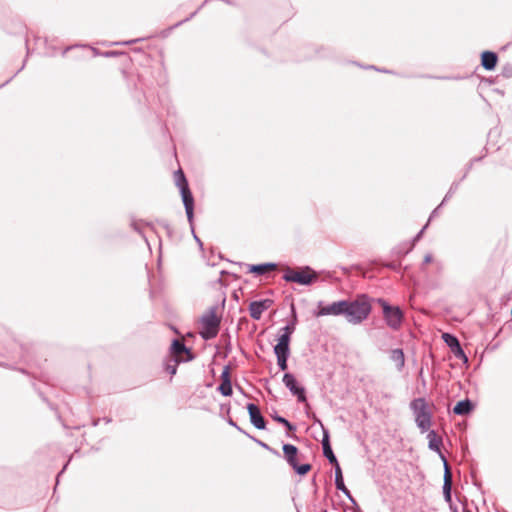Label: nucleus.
<instances>
[{"label":"nucleus","mask_w":512,"mask_h":512,"mask_svg":"<svg viewBox=\"0 0 512 512\" xmlns=\"http://www.w3.org/2000/svg\"><path fill=\"white\" fill-rule=\"evenodd\" d=\"M277 356V362H278V365L280 367L281 370H286L287 369V358H288V355H283V354H280V355H276Z\"/></svg>","instance_id":"25"},{"label":"nucleus","mask_w":512,"mask_h":512,"mask_svg":"<svg viewBox=\"0 0 512 512\" xmlns=\"http://www.w3.org/2000/svg\"><path fill=\"white\" fill-rule=\"evenodd\" d=\"M322 446H323V453L328 458L330 463H332L334 466L338 465L339 463L331 449L329 437H328L327 433L324 434V438L322 440Z\"/></svg>","instance_id":"15"},{"label":"nucleus","mask_w":512,"mask_h":512,"mask_svg":"<svg viewBox=\"0 0 512 512\" xmlns=\"http://www.w3.org/2000/svg\"><path fill=\"white\" fill-rule=\"evenodd\" d=\"M116 54H117L116 52H107L105 55L106 56H114Z\"/></svg>","instance_id":"33"},{"label":"nucleus","mask_w":512,"mask_h":512,"mask_svg":"<svg viewBox=\"0 0 512 512\" xmlns=\"http://www.w3.org/2000/svg\"><path fill=\"white\" fill-rule=\"evenodd\" d=\"M498 56L491 51H484L481 55V65L486 70H493L496 67Z\"/></svg>","instance_id":"12"},{"label":"nucleus","mask_w":512,"mask_h":512,"mask_svg":"<svg viewBox=\"0 0 512 512\" xmlns=\"http://www.w3.org/2000/svg\"><path fill=\"white\" fill-rule=\"evenodd\" d=\"M411 409L414 412L415 422L421 432H427L431 427V412L428 403L424 398H417L411 402Z\"/></svg>","instance_id":"3"},{"label":"nucleus","mask_w":512,"mask_h":512,"mask_svg":"<svg viewBox=\"0 0 512 512\" xmlns=\"http://www.w3.org/2000/svg\"><path fill=\"white\" fill-rule=\"evenodd\" d=\"M283 383L293 395L297 396L298 401L306 402L305 389L297 386V381L292 374L286 373L283 377Z\"/></svg>","instance_id":"8"},{"label":"nucleus","mask_w":512,"mask_h":512,"mask_svg":"<svg viewBox=\"0 0 512 512\" xmlns=\"http://www.w3.org/2000/svg\"><path fill=\"white\" fill-rule=\"evenodd\" d=\"M183 195V203L185 206L187 218L189 222L193 219V208H194V199L192 194H182Z\"/></svg>","instance_id":"19"},{"label":"nucleus","mask_w":512,"mask_h":512,"mask_svg":"<svg viewBox=\"0 0 512 512\" xmlns=\"http://www.w3.org/2000/svg\"><path fill=\"white\" fill-rule=\"evenodd\" d=\"M391 360L395 363L398 369H401L405 363L404 353L401 349H394L391 351Z\"/></svg>","instance_id":"22"},{"label":"nucleus","mask_w":512,"mask_h":512,"mask_svg":"<svg viewBox=\"0 0 512 512\" xmlns=\"http://www.w3.org/2000/svg\"><path fill=\"white\" fill-rule=\"evenodd\" d=\"M172 353L175 357L174 359H180L181 361L182 354H189V351L187 350L183 342L179 340H174L172 343Z\"/></svg>","instance_id":"18"},{"label":"nucleus","mask_w":512,"mask_h":512,"mask_svg":"<svg viewBox=\"0 0 512 512\" xmlns=\"http://www.w3.org/2000/svg\"><path fill=\"white\" fill-rule=\"evenodd\" d=\"M472 410V404L469 400L458 402L453 408V412L457 415H466Z\"/></svg>","instance_id":"20"},{"label":"nucleus","mask_w":512,"mask_h":512,"mask_svg":"<svg viewBox=\"0 0 512 512\" xmlns=\"http://www.w3.org/2000/svg\"><path fill=\"white\" fill-rule=\"evenodd\" d=\"M272 305V300L265 299L262 301H254L250 303L249 305V313L250 316L255 319L259 320L263 314V312L267 309H269Z\"/></svg>","instance_id":"9"},{"label":"nucleus","mask_w":512,"mask_h":512,"mask_svg":"<svg viewBox=\"0 0 512 512\" xmlns=\"http://www.w3.org/2000/svg\"><path fill=\"white\" fill-rule=\"evenodd\" d=\"M316 274L310 268H306L300 271H290L285 275V279L290 282H296L299 284L307 285L312 283L316 279Z\"/></svg>","instance_id":"6"},{"label":"nucleus","mask_w":512,"mask_h":512,"mask_svg":"<svg viewBox=\"0 0 512 512\" xmlns=\"http://www.w3.org/2000/svg\"><path fill=\"white\" fill-rule=\"evenodd\" d=\"M282 330H283V334H282V335H287V336H288V338L290 339V338H291L292 333H293V332H294V330H295V326H294V324L287 325V326H285Z\"/></svg>","instance_id":"28"},{"label":"nucleus","mask_w":512,"mask_h":512,"mask_svg":"<svg viewBox=\"0 0 512 512\" xmlns=\"http://www.w3.org/2000/svg\"><path fill=\"white\" fill-rule=\"evenodd\" d=\"M452 351L454 352L456 357H462V358L466 359V356H465L460 345H458V347H455L454 349H452Z\"/></svg>","instance_id":"29"},{"label":"nucleus","mask_w":512,"mask_h":512,"mask_svg":"<svg viewBox=\"0 0 512 512\" xmlns=\"http://www.w3.org/2000/svg\"><path fill=\"white\" fill-rule=\"evenodd\" d=\"M464 512H471L470 510H465Z\"/></svg>","instance_id":"34"},{"label":"nucleus","mask_w":512,"mask_h":512,"mask_svg":"<svg viewBox=\"0 0 512 512\" xmlns=\"http://www.w3.org/2000/svg\"><path fill=\"white\" fill-rule=\"evenodd\" d=\"M174 181L179 189V192H191L187 179L181 169L174 172Z\"/></svg>","instance_id":"13"},{"label":"nucleus","mask_w":512,"mask_h":512,"mask_svg":"<svg viewBox=\"0 0 512 512\" xmlns=\"http://www.w3.org/2000/svg\"><path fill=\"white\" fill-rule=\"evenodd\" d=\"M371 311V305L365 295L358 296L354 301H346L344 314L348 322L359 324L365 320Z\"/></svg>","instance_id":"1"},{"label":"nucleus","mask_w":512,"mask_h":512,"mask_svg":"<svg viewBox=\"0 0 512 512\" xmlns=\"http://www.w3.org/2000/svg\"><path fill=\"white\" fill-rule=\"evenodd\" d=\"M197 12H198V10H196L195 12H193V13L190 15V17H188V18H186V19H184V20H182V21L178 22V23L176 24V26H179V25H181L182 23H184V22H186V21L190 20L191 18H193V17L197 14Z\"/></svg>","instance_id":"31"},{"label":"nucleus","mask_w":512,"mask_h":512,"mask_svg":"<svg viewBox=\"0 0 512 512\" xmlns=\"http://www.w3.org/2000/svg\"><path fill=\"white\" fill-rule=\"evenodd\" d=\"M274 419H275L277 422H279V423H281V424L285 425V426L288 428V430H289V431H292V430H294V429H295V427H294V426H293L289 421H287V420H286L285 418H283V417L277 416V417H275Z\"/></svg>","instance_id":"27"},{"label":"nucleus","mask_w":512,"mask_h":512,"mask_svg":"<svg viewBox=\"0 0 512 512\" xmlns=\"http://www.w3.org/2000/svg\"><path fill=\"white\" fill-rule=\"evenodd\" d=\"M137 41H139V40L135 39V40H129V41H124V42H116L114 44L115 45H130V44L136 43Z\"/></svg>","instance_id":"30"},{"label":"nucleus","mask_w":512,"mask_h":512,"mask_svg":"<svg viewBox=\"0 0 512 512\" xmlns=\"http://www.w3.org/2000/svg\"><path fill=\"white\" fill-rule=\"evenodd\" d=\"M283 452L288 463L297 471L300 475H305L311 469L310 464L298 465V449L294 445L285 444L283 446Z\"/></svg>","instance_id":"5"},{"label":"nucleus","mask_w":512,"mask_h":512,"mask_svg":"<svg viewBox=\"0 0 512 512\" xmlns=\"http://www.w3.org/2000/svg\"><path fill=\"white\" fill-rule=\"evenodd\" d=\"M377 302L382 308L383 317L387 326L393 330H399L404 319L402 310L398 306L389 305L383 299H378Z\"/></svg>","instance_id":"4"},{"label":"nucleus","mask_w":512,"mask_h":512,"mask_svg":"<svg viewBox=\"0 0 512 512\" xmlns=\"http://www.w3.org/2000/svg\"><path fill=\"white\" fill-rule=\"evenodd\" d=\"M443 339L451 349H454L460 345L458 339L448 333L443 334Z\"/></svg>","instance_id":"24"},{"label":"nucleus","mask_w":512,"mask_h":512,"mask_svg":"<svg viewBox=\"0 0 512 512\" xmlns=\"http://www.w3.org/2000/svg\"><path fill=\"white\" fill-rule=\"evenodd\" d=\"M275 269H276V265L269 263V264L251 265L249 267L248 271L250 273H254L257 275H263V274L269 273Z\"/></svg>","instance_id":"16"},{"label":"nucleus","mask_w":512,"mask_h":512,"mask_svg":"<svg viewBox=\"0 0 512 512\" xmlns=\"http://www.w3.org/2000/svg\"><path fill=\"white\" fill-rule=\"evenodd\" d=\"M433 261V257L431 254H427L425 257H424V263L425 264H429Z\"/></svg>","instance_id":"32"},{"label":"nucleus","mask_w":512,"mask_h":512,"mask_svg":"<svg viewBox=\"0 0 512 512\" xmlns=\"http://www.w3.org/2000/svg\"><path fill=\"white\" fill-rule=\"evenodd\" d=\"M173 364H167L166 369L171 374L174 375L177 370V365L180 362V359H173Z\"/></svg>","instance_id":"26"},{"label":"nucleus","mask_w":512,"mask_h":512,"mask_svg":"<svg viewBox=\"0 0 512 512\" xmlns=\"http://www.w3.org/2000/svg\"><path fill=\"white\" fill-rule=\"evenodd\" d=\"M219 391L224 396H230L232 394V385L230 380V369L229 367H225L221 374V384L219 386Z\"/></svg>","instance_id":"11"},{"label":"nucleus","mask_w":512,"mask_h":512,"mask_svg":"<svg viewBox=\"0 0 512 512\" xmlns=\"http://www.w3.org/2000/svg\"><path fill=\"white\" fill-rule=\"evenodd\" d=\"M345 307V300L333 302L330 305L322 306L319 305L318 311L315 313L316 317L327 316V315H343Z\"/></svg>","instance_id":"7"},{"label":"nucleus","mask_w":512,"mask_h":512,"mask_svg":"<svg viewBox=\"0 0 512 512\" xmlns=\"http://www.w3.org/2000/svg\"><path fill=\"white\" fill-rule=\"evenodd\" d=\"M429 439V447L434 450L439 449L440 439L437 438V435L434 431H430L428 434Z\"/></svg>","instance_id":"23"},{"label":"nucleus","mask_w":512,"mask_h":512,"mask_svg":"<svg viewBox=\"0 0 512 512\" xmlns=\"http://www.w3.org/2000/svg\"><path fill=\"white\" fill-rule=\"evenodd\" d=\"M221 317L217 314L216 308L207 310L199 320V333L204 339L216 337L219 331Z\"/></svg>","instance_id":"2"},{"label":"nucleus","mask_w":512,"mask_h":512,"mask_svg":"<svg viewBox=\"0 0 512 512\" xmlns=\"http://www.w3.org/2000/svg\"><path fill=\"white\" fill-rule=\"evenodd\" d=\"M335 485L337 489L343 491L347 495L349 494V490L344 484L342 471L339 464L335 465Z\"/></svg>","instance_id":"21"},{"label":"nucleus","mask_w":512,"mask_h":512,"mask_svg":"<svg viewBox=\"0 0 512 512\" xmlns=\"http://www.w3.org/2000/svg\"><path fill=\"white\" fill-rule=\"evenodd\" d=\"M289 343L290 339L287 335H280L277 345L274 347L276 355H289Z\"/></svg>","instance_id":"14"},{"label":"nucleus","mask_w":512,"mask_h":512,"mask_svg":"<svg viewBox=\"0 0 512 512\" xmlns=\"http://www.w3.org/2000/svg\"><path fill=\"white\" fill-rule=\"evenodd\" d=\"M451 486H452L451 473H450L449 469L446 467V471H445V475H444L443 494H444L445 500L448 503L451 502Z\"/></svg>","instance_id":"17"},{"label":"nucleus","mask_w":512,"mask_h":512,"mask_svg":"<svg viewBox=\"0 0 512 512\" xmlns=\"http://www.w3.org/2000/svg\"><path fill=\"white\" fill-rule=\"evenodd\" d=\"M247 409H248V412H249L251 423L257 429H264L265 425H266V422H265L263 416L261 415V412H260V409L258 408V406L253 404V403H249L247 405Z\"/></svg>","instance_id":"10"}]
</instances>
